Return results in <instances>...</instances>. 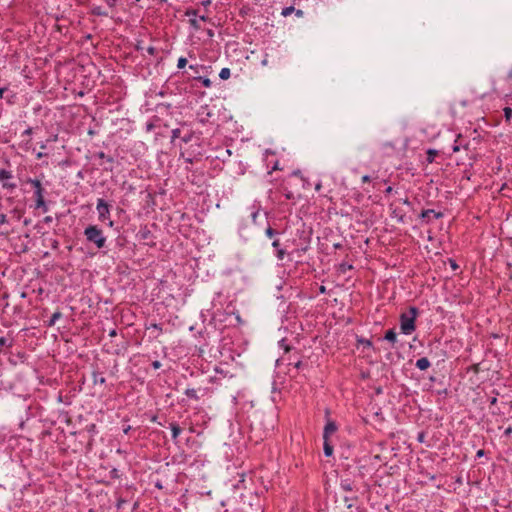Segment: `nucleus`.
I'll return each instance as SVG.
<instances>
[{
  "label": "nucleus",
  "mask_w": 512,
  "mask_h": 512,
  "mask_svg": "<svg viewBox=\"0 0 512 512\" xmlns=\"http://www.w3.org/2000/svg\"><path fill=\"white\" fill-rule=\"evenodd\" d=\"M418 315L416 307H410L408 312H404L400 316V329L405 335H410L415 331V321Z\"/></svg>",
  "instance_id": "f257e3e1"
},
{
  "label": "nucleus",
  "mask_w": 512,
  "mask_h": 512,
  "mask_svg": "<svg viewBox=\"0 0 512 512\" xmlns=\"http://www.w3.org/2000/svg\"><path fill=\"white\" fill-rule=\"evenodd\" d=\"M84 235L88 242L96 245L98 249H101L106 244V237L103 235V231L96 225H89L84 230Z\"/></svg>",
  "instance_id": "f03ea898"
},
{
  "label": "nucleus",
  "mask_w": 512,
  "mask_h": 512,
  "mask_svg": "<svg viewBox=\"0 0 512 512\" xmlns=\"http://www.w3.org/2000/svg\"><path fill=\"white\" fill-rule=\"evenodd\" d=\"M30 183L35 188L34 196H35V200H36V208H41L43 210V212H47L48 207L44 200L43 188H42L41 182L37 179H32V180H30Z\"/></svg>",
  "instance_id": "7ed1b4c3"
},
{
  "label": "nucleus",
  "mask_w": 512,
  "mask_h": 512,
  "mask_svg": "<svg viewBox=\"0 0 512 512\" xmlns=\"http://www.w3.org/2000/svg\"><path fill=\"white\" fill-rule=\"evenodd\" d=\"M96 209L98 211L99 220L102 222L109 220L108 225L112 227L113 221L110 220V206L108 205V203H106L103 199H98Z\"/></svg>",
  "instance_id": "20e7f679"
},
{
  "label": "nucleus",
  "mask_w": 512,
  "mask_h": 512,
  "mask_svg": "<svg viewBox=\"0 0 512 512\" xmlns=\"http://www.w3.org/2000/svg\"><path fill=\"white\" fill-rule=\"evenodd\" d=\"M336 430H337V426L333 421L327 422L324 427V433H323L324 440H328V437L331 434H333Z\"/></svg>",
  "instance_id": "39448f33"
},
{
  "label": "nucleus",
  "mask_w": 512,
  "mask_h": 512,
  "mask_svg": "<svg viewBox=\"0 0 512 512\" xmlns=\"http://www.w3.org/2000/svg\"><path fill=\"white\" fill-rule=\"evenodd\" d=\"M415 365L419 370H427L430 367L431 363L428 358L422 357L416 361Z\"/></svg>",
  "instance_id": "423d86ee"
},
{
  "label": "nucleus",
  "mask_w": 512,
  "mask_h": 512,
  "mask_svg": "<svg viewBox=\"0 0 512 512\" xmlns=\"http://www.w3.org/2000/svg\"><path fill=\"white\" fill-rule=\"evenodd\" d=\"M396 339H397V334L395 332L394 329H390L386 332L385 334V340L391 342L392 344H394L396 342Z\"/></svg>",
  "instance_id": "0eeeda50"
},
{
  "label": "nucleus",
  "mask_w": 512,
  "mask_h": 512,
  "mask_svg": "<svg viewBox=\"0 0 512 512\" xmlns=\"http://www.w3.org/2000/svg\"><path fill=\"white\" fill-rule=\"evenodd\" d=\"M340 486L344 491H352L353 490V483L349 479L341 480Z\"/></svg>",
  "instance_id": "6e6552de"
},
{
  "label": "nucleus",
  "mask_w": 512,
  "mask_h": 512,
  "mask_svg": "<svg viewBox=\"0 0 512 512\" xmlns=\"http://www.w3.org/2000/svg\"><path fill=\"white\" fill-rule=\"evenodd\" d=\"M438 155V151L435 149H429L427 151V162L433 163L435 160V157Z\"/></svg>",
  "instance_id": "1a4fd4ad"
},
{
  "label": "nucleus",
  "mask_w": 512,
  "mask_h": 512,
  "mask_svg": "<svg viewBox=\"0 0 512 512\" xmlns=\"http://www.w3.org/2000/svg\"><path fill=\"white\" fill-rule=\"evenodd\" d=\"M172 438L175 440L181 433V429L177 424H171Z\"/></svg>",
  "instance_id": "9d476101"
},
{
  "label": "nucleus",
  "mask_w": 512,
  "mask_h": 512,
  "mask_svg": "<svg viewBox=\"0 0 512 512\" xmlns=\"http://www.w3.org/2000/svg\"><path fill=\"white\" fill-rule=\"evenodd\" d=\"M333 453V447L328 443L327 440H324V454L326 456H331Z\"/></svg>",
  "instance_id": "9b49d317"
},
{
  "label": "nucleus",
  "mask_w": 512,
  "mask_h": 512,
  "mask_svg": "<svg viewBox=\"0 0 512 512\" xmlns=\"http://www.w3.org/2000/svg\"><path fill=\"white\" fill-rule=\"evenodd\" d=\"M230 69L229 68H222L220 73H219V77L222 79V80H227L229 77H230Z\"/></svg>",
  "instance_id": "f8f14e48"
},
{
  "label": "nucleus",
  "mask_w": 512,
  "mask_h": 512,
  "mask_svg": "<svg viewBox=\"0 0 512 512\" xmlns=\"http://www.w3.org/2000/svg\"><path fill=\"white\" fill-rule=\"evenodd\" d=\"M61 317H62L61 312L56 311L55 313L52 314L50 321H49V325L50 326L54 325L56 323V321L59 320Z\"/></svg>",
  "instance_id": "ddd939ff"
},
{
  "label": "nucleus",
  "mask_w": 512,
  "mask_h": 512,
  "mask_svg": "<svg viewBox=\"0 0 512 512\" xmlns=\"http://www.w3.org/2000/svg\"><path fill=\"white\" fill-rule=\"evenodd\" d=\"M185 395L188 396L189 398H193L195 400H198V395H197V392L195 389L191 388V389H186L185 391Z\"/></svg>",
  "instance_id": "4468645a"
},
{
  "label": "nucleus",
  "mask_w": 512,
  "mask_h": 512,
  "mask_svg": "<svg viewBox=\"0 0 512 512\" xmlns=\"http://www.w3.org/2000/svg\"><path fill=\"white\" fill-rule=\"evenodd\" d=\"M92 12L94 15H97V16H107V13L105 11H103L102 8L99 6L94 7Z\"/></svg>",
  "instance_id": "2eb2a0df"
},
{
  "label": "nucleus",
  "mask_w": 512,
  "mask_h": 512,
  "mask_svg": "<svg viewBox=\"0 0 512 512\" xmlns=\"http://www.w3.org/2000/svg\"><path fill=\"white\" fill-rule=\"evenodd\" d=\"M11 178V173L5 169H0V179L5 180Z\"/></svg>",
  "instance_id": "dca6fc26"
},
{
  "label": "nucleus",
  "mask_w": 512,
  "mask_h": 512,
  "mask_svg": "<svg viewBox=\"0 0 512 512\" xmlns=\"http://www.w3.org/2000/svg\"><path fill=\"white\" fill-rule=\"evenodd\" d=\"M186 64H187V59L184 57H180L177 62V68L183 69L186 66Z\"/></svg>",
  "instance_id": "f3484780"
},
{
  "label": "nucleus",
  "mask_w": 512,
  "mask_h": 512,
  "mask_svg": "<svg viewBox=\"0 0 512 512\" xmlns=\"http://www.w3.org/2000/svg\"><path fill=\"white\" fill-rule=\"evenodd\" d=\"M185 15L188 17H191V18H195L196 16H198V10L188 9V10H186Z\"/></svg>",
  "instance_id": "a211bd4d"
},
{
  "label": "nucleus",
  "mask_w": 512,
  "mask_h": 512,
  "mask_svg": "<svg viewBox=\"0 0 512 512\" xmlns=\"http://www.w3.org/2000/svg\"><path fill=\"white\" fill-rule=\"evenodd\" d=\"M189 23L196 30H199L201 28V26L199 25V22H198V20L196 18H191L189 20Z\"/></svg>",
  "instance_id": "6ab92c4d"
},
{
  "label": "nucleus",
  "mask_w": 512,
  "mask_h": 512,
  "mask_svg": "<svg viewBox=\"0 0 512 512\" xmlns=\"http://www.w3.org/2000/svg\"><path fill=\"white\" fill-rule=\"evenodd\" d=\"M504 116L506 118V120H510L511 116H512V109L510 107H505L504 108Z\"/></svg>",
  "instance_id": "aec40b11"
},
{
  "label": "nucleus",
  "mask_w": 512,
  "mask_h": 512,
  "mask_svg": "<svg viewBox=\"0 0 512 512\" xmlns=\"http://www.w3.org/2000/svg\"><path fill=\"white\" fill-rule=\"evenodd\" d=\"M11 342L6 337H0V347L10 346Z\"/></svg>",
  "instance_id": "412c9836"
},
{
  "label": "nucleus",
  "mask_w": 512,
  "mask_h": 512,
  "mask_svg": "<svg viewBox=\"0 0 512 512\" xmlns=\"http://www.w3.org/2000/svg\"><path fill=\"white\" fill-rule=\"evenodd\" d=\"M293 11H294V7H292V6H291V7H286V8H284V9H283V11H282V15H283V16H288V15H290Z\"/></svg>",
  "instance_id": "4be33fe9"
},
{
  "label": "nucleus",
  "mask_w": 512,
  "mask_h": 512,
  "mask_svg": "<svg viewBox=\"0 0 512 512\" xmlns=\"http://www.w3.org/2000/svg\"><path fill=\"white\" fill-rule=\"evenodd\" d=\"M275 231L271 228V227H268L266 229V235L269 237V238H272L274 235H275Z\"/></svg>",
  "instance_id": "5701e85b"
},
{
  "label": "nucleus",
  "mask_w": 512,
  "mask_h": 512,
  "mask_svg": "<svg viewBox=\"0 0 512 512\" xmlns=\"http://www.w3.org/2000/svg\"><path fill=\"white\" fill-rule=\"evenodd\" d=\"M449 264H450L452 270H454V271H456L459 268L458 264L453 259H449Z\"/></svg>",
  "instance_id": "b1692460"
},
{
  "label": "nucleus",
  "mask_w": 512,
  "mask_h": 512,
  "mask_svg": "<svg viewBox=\"0 0 512 512\" xmlns=\"http://www.w3.org/2000/svg\"><path fill=\"white\" fill-rule=\"evenodd\" d=\"M284 255H285V251H284V250L279 249V250L277 251V258H278L279 260H282V259L284 258Z\"/></svg>",
  "instance_id": "393cba45"
},
{
  "label": "nucleus",
  "mask_w": 512,
  "mask_h": 512,
  "mask_svg": "<svg viewBox=\"0 0 512 512\" xmlns=\"http://www.w3.org/2000/svg\"><path fill=\"white\" fill-rule=\"evenodd\" d=\"M98 156H99L100 158H106L108 162H113V158H112V157H106V155H105L103 152H100V153L98 154Z\"/></svg>",
  "instance_id": "a878e982"
},
{
  "label": "nucleus",
  "mask_w": 512,
  "mask_h": 512,
  "mask_svg": "<svg viewBox=\"0 0 512 512\" xmlns=\"http://www.w3.org/2000/svg\"><path fill=\"white\" fill-rule=\"evenodd\" d=\"M117 2H118V0H106V3L108 4L109 7H115Z\"/></svg>",
  "instance_id": "bb28decb"
},
{
  "label": "nucleus",
  "mask_w": 512,
  "mask_h": 512,
  "mask_svg": "<svg viewBox=\"0 0 512 512\" xmlns=\"http://www.w3.org/2000/svg\"><path fill=\"white\" fill-rule=\"evenodd\" d=\"M151 328L156 329V330H159V331H162L161 327H160L158 324H156V323H153V324H151V325L148 327V329H151Z\"/></svg>",
  "instance_id": "cd10ccee"
},
{
  "label": "nucleus",
  "mask_w": 512,
  "mask_h": 512,
  "mask_svg": "<svg viewBox=\"0 0 512 512\" xmlns=\"http://www.w3.org/2000/svg\"><path fill=\"white\" fill-rule=\"evenodd\" d=\"M202 83L205 87H210V85H211V82L208 78L203 79Z\"/></svg>",
  "instance_id": "c85d7f7f"
},
{
  "label": "nucleus",
  "mask_w": 512,
  "mask_h": 512,
  "mask_svg": "<svg viewBox=\"0 0 512 512\" xmlns=\"http://www.w3.org/2000/svg\"><path fill=\"white\" fill-rule=\"evenodd\" d=\"M152 366H153V368H154V369H158V368H160L161 363H160L159 361H154V362L152 363Z\"/></svg>",
  "instance_id": "c756f323"
},
{
  "label": "nucleus",
  "mask_w": 512,
  "mask_h": 512,
  "mask_svg": "<svg viewBox=\"0 0 512 512\" xmlns=\"http://www.w3.org/2000/svg\"><path fill=\"white\" fill-rule=\"evenodd\" d=\"M6 223V215L5 214H1L0 215V224H4Z\"/></svg>",
  "instance_id": "7c9ffc66"
},
{
  "label": "nucleus",
  "mask_w": 512,
  "mask_h": 512,
  "mask_svg": "<svg viewBox=\"0 0 512 512\" xmlns=\"http://www.w3.org/2000/svg\"><path fill=\"white\" fill-rule=\"evenodd\" d=\"M344 501H345V503L347 504V507H348V508H351V507L353 506V505H352V503H350V499H349L348 497H345V498H344Z\"/></svg>",
  "instance_id": "2f4dec72"
},
{
  "label": "nucleus",
  "mask_w": 512,
  "mask_h": 512,
  "mask_svg": "<svg viewBox=\"0 0 512 512\" xmlns=\"http://www.w3.org/2000/svg\"><path fill=\"white\" fill-rule=\"evenodd\" d=\"M201 4L206 8L211 4V0H204Z\"/></svg>",
  "instance_id": "473e14b6"
},
{
  "label": "nucleus",
  "mask_w": 512,
  "mask_h": 512,
  "mask_svg": "<svg viewBox=\"0 0 512 512\" xmlns=\"http://www.w3.org/2000/svg\"><path fill=\"white\" fill-rule=\"evenodd\" d=\"M172 133H173V137H174V138H175V137H178V136H179V133H180V130H179V129H175V130H173V132H172Z\"/></svg>",
  "instance_id": "72a5a7b5"
},
{
  "label": "nucleus",
  "mask_w": 512,
  "mask_h": 512,
  "mask_svg": "<svg viewBox=\"0 0 512 512\" xmlns=\"http://www.w3.org/2000/svg\"><path fill=\"white\" fill-rule=\"evenodd\" d=\"M369 181H370V177H369L368 175H364V176L362 177V182H364V183H365V182H369Z\"/></svg>",
  "instance_id": "f704fd0d"
},
{
  "label": "nucleus",
  "mask_w": 512,
  "mask_h": 512,
  "mask_svg": "<svg viewBox=\"0 0 512 512\" xmlns=\"http://www.w3.org/2000/svg\"><path fill=\"white\" fill-rule=\"evenodd\" d=\"M433 212H434L433 210H426V211H424V212L422 213V216H423V217H426V216H428V214L433 213Z\"/></svg>",
  "instance_id": "c9c22d12"
},
{
  "label": "nucleus",
  "mask_w": 512,
  "mask_h": 512,
  "mask_svg": "<svg viewBox=\"0 0 512 512\" xmlns=\"http://www.w3.org/2000/svg\"><path fill=\"white\" fill-rule=\"evenodd\" d=\"M279 245H280L279 240H274V241H273V243H272V246H273L274 248H278V247H279Z\"/></svg>",
  "instance_id": "e433bc0d"
},
{
  "label": "nucleus",
  "mask_w": 512,
  "mask_h": 512,
  "mask_svg": "<svg viewBox=\"0 0 512 512\" xmlns=\"http://www.w3.org/2000/svg\"><path fill=\"white\" fill-rule=\"evenodd\" d=\"M459 150H460V147H459L458 145H454V146L452 147V151H453L454 153L458 152Z\"/></svg>",
  "instance_id": "4c0bfd02"
},
{
  "label": "nucleus",
  "mask_w": 512,
  "mask_h": 512,
  "mask_svg": "<svg viewBox=\"0 0 512 512\" xmlns=\"http://www.w3.org/2000/svg\"><path fill=\"white\" fill-rule=\"evenodd\" d=\"M31 133H32V129H31V128H28V129H26V130L23 132V134H24V135H30Z\"/></svg>",
  "instance_id": "58836bf2"
},
{
  "label": "nucleus",
  "mask_w": 512,
  "mask_h": 512,
  "mask_svg": "<svg viewBox=\"0 0 512 512\" xmlns=\"http://www.w3.org/2000/svg\"><path fill=\"white\" fill-rule=\"evenodd\" d=\"M97 382L103 384L105 382V379L103 377L95 379V383H97Z\"/></svg>",
  "instance_id": "ea45409f"
},
{
  "label": "nucleus",
  "mask_w": 512,
  "mask_h": 512,
  "mask_svg": "<svg viewBox=\"0 0 512 512\" xmlns=\"http://www.w3.org/2000/svg\"><path fill=\"white\" fill-rule=\"evenodd\" d=\"M199 19H200L201 21H207V20H208V17H207L206 15H200V16H199Z\"/></svg>",
  "instance_id": "a19ab883"
},
{
  "label": "nucleus",
  "mask_w": 512,
  "mask_h": 512,
  "mask_svg": "<svg viewBox=\"0 0 512 512\" xmlns=\"http://www.w3.org/2000/svg\"><path fill=\"white\" fill-rule=\"evenodd\" d=\"M484 455V450H479L477 452V457H482Z\"/></svg>",
  "instance_id": "79ce46f5"
},
{
  "label": "nucleus",
  "mask_w": 512,
  "mask_h": 512,
  "mask_svg": "<svg viewBox=\"0 0 512 512\" xmlns=\"http://www.w3.org/2000/svg\"><path fill=\"white\" fill-rule=\"evenodd\" d=\"M5 90H6V88H0V98L3 97Z\"/></svg>",
  "instance_id": "37998d69"
},
{
  "label": "nucleus",
  "mask_w": 512,
  "mask_h": 512,
  "mask_svg": "<svg viewBox=\"0 0 512 512\" xmlns=\"http://www.w3.org/2000/svg\"><path fill=\"white\" fill-rule=\"evenodd\" d=\"M109 336H111V337L116 336V331L115 330H111L110 333H109Z\"/></svg>",
  "instance_id": "c03bdc74"
},
{
  "label": "nucleus",
  "mask_w": 512,
  "mask_h": 512,
  "mask_svg": "<svg viewBox=\"0 0 512 512\" xmlns=\"http://www.w3.org/2000/svg\"><path fill=\"white\" fill-rule=\"evenodd\" d=\"M268 64V60L265 58L262 60V65L266 66Z\"/></svg>",
  "instance_id": "a18cd8bd"
},
{
  "label": "nucleus",
  "mask_w": 512,
  "mask_h": 512,
  "mask_svg": "<svg viewBox=\"0 0 512 512\" xmlns=\"http://www.w3.org/2000/svg\"><path fill=\"white\" fill-rule=\"evenodd\" d=\"M315 189H316L317 191H319V190L321 189V184H320V183L316 184Z\"/></svg>",
  "instance_id": "49530a36"
},
{
  "label": "nucleus",
  "mask_w": 512,
  "mask_h": 512,
  "mask_svg": "<svg viewBox=\"0 0 512 512\" xmlns=\"http://www.w3.org/2000/svg\"><path fill=\"white\" fill-rule=\"evenodd\" d=\"M148 52H149L150 54H153V52H154V48H153V47H149V48H148Z\"/></svg>",
  "instance_id": "de8ad7c7"
},
{
  "label": "nucleus",
  "mask_w": 512,
  "mask_h": 512,
  "mask_svg": "<svg viewBox=\"0 0 512 512\" xmlns=\"http://www.w3.org/2000/svg\"><path fill=\"white\" fill-rule=\"evenodd\" d=\"M320 292H321V293H324V292H325V287H324V286H321V287H320Z\"/></svg>",
  "instance_id": "09e8293b"
},
{
  "label": "nucleus",
  "mask_w": 512,
  "mask_h": 512,
  "mask_svg": "<svg viewBox=\"0 0 512 512\" xmlns=\"http://www.w3.org/2000/svg\"><path fill=\"white\" fill-rule=\"evenodd\" d=\"M496 401H497V399H496V398H492V399H491V404H495V403H496Z\"/></svg>",
  "instance_id": "8fccbe9b"
},
{
  "label": "nucleus",
  "mask_w": 512,
  "mask_h": 512,
  "mask_svg": "<svg viewBox=\"0 0 512 512\" xmlns=\"http://www.w3.org/2000/svg\"><path fill=\"white\" fill-rule=\"evenodd\" d=\"M511 431H512V429H511V428H507L505 433H506V434H509V433H511Z\"/></svg>",
  "instance_id": "3c124183"
},
{
  "label": "nucleus",
  "mask_w": 512,
  "mask_h": 512,
  "mask_svg": "<svg viewBox=\"0 0 512 512\" xmlns=\"http://www.w3.org/2000/svg\"><path fill=\"white\" fill-rule=\"evenodd\" d=\"M391 190H392V188L388 187L386 191L389 193V192H391Z\"/></svg>",
  "instance_id": "603ef678"
}]
</instances>
